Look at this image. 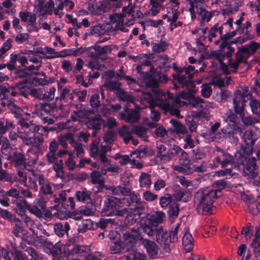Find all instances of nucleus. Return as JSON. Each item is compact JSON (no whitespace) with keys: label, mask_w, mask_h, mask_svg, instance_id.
<instances>
[{"label":"nucleus","mask_w":260,"mask_h":260,"mask_svg":"<svg viewBox=\"0 0 260 260\" xmlns=\"http://www.w3.org/2000/svg\"><path fill=\"white\" fill-rule=\"evenodd\" d=\"M219 189L209 187L199 189L194 197V205L199 214L210 213L214 201L219 197Z\"/></svg>","instance_id":"7ed1b4c3"},{"label":"nucleus","mask_w":260,"mask_h":260,"mask_svg":"<svg viewBox=\"0 0 260 260\" xmlns=\"http://www.w3.org/2000/svg\"><path fill=\"white\" fill-rule=\"evenodd\" d=\"M251 224L248 223L246 227H244L242 229L241 234L244 235L246 239H249L251 238L252 235V232L250 230Z\"/></svg>","instance_id":"13d9d810"},{"label":"nucleus","mask_w":260,"mask_h":260,"mask_svg":"<svg viewBox=\"0 0 260 260\" xmlns=\"http://www.w3.org/2000/svg\"><path fill=\"white\" fill-rule=\"evenodd\" d=\"M171 123L174 126V131L178 134H184L187 133L185 127L180 122L175 120H171Z\"/></svg>","instance_id":"72a5a7b5"},{"label":"nucleus","mask_w":260,"mask_h":260,"mask_svg":"<svg viewBox=\"0 0 260 260\" xmlns=\"http://www.w3.org/2000/svg\"><path fill=\"white\" fill-rule=\"evenodd\" d=\"M245 146L242 145L238 151L242 155H251L253 152V145L255 143V139L253 138V134L251 131L246 132L244 136Z\"/></svg>","instance_id":"f8f14e48"},{"label":"nucleus","mask_w":260,"mask_h":260,"mask_svg":"<svg viewBox=\"0 0 260 260\" xmlns=\"http://www.w3.org/2000/svg\"><path fill=\"white\" fill-rule=\"evenodd\" d=\"M115 140V134L111 130H109L104 137V141L106 143L110 144Z\"/></svg>","instance_id":"bf43d9fd"},{"label":"nucleus","mask_w":260,"mask_h":260,"mask_svg":"<svg viewBox=\"0 0 260 260\" xmlns=\"http://www.w3.org/2000/svg\"><path fill=\"white\" fill-rule=\"evenodd\" d=\"M147 129L142 126H134L133 133L136 134L138 137L145 139Z\"/></svg>","instance_id":"09e8293b"},{"label":"nucleus","mask_w":260,"mask_h":260,"mask_svg":"<svg viewBox=\"0 0 260 260\" xmlns=\"http://www.w3.org/2000/svg\"><path fill=\"white\" fill-rule=\"evenodd\" d=\"M245 97L241 94H237L233 100L234 108L235 112L242 116L243 111Z\"/></svg>","instance_id":"a211bd4d"},{"label":"nucleus","mask_w":260,"mask_h":260,"mask_svg":"<svg viewBox=\"0 0 260 260\" xmlns=\"http://www.w3.org/2000/svg\"><path fill=\"white\" fill-rule=\"evenodd\" d=\"M3 142V145L2 146V152L3 154L8 155L11 150V148L10 145L8 143V140L3 137H0V144Z\"/></svg>","instance_id":"ea45409f"},{"label":"nucleus","mask_w":260,"mask_h":260,"mask_svg":"<svg viewBox=\"0 0 260 260\" xmlns=\"http://www.w3.org/2000/svg\"><path fill=\"white\" fill-rule=\"evenodd\" d=\"M38 53L45 55L47 58L49 59L62 57L66 56V54L63 52H56L54 49L48 47H45L41 51H38Z\"/></svg>","instance_id":"f3484780"},{"label":"nucleus","mask_w":260,"mask_h":260,"mask_svg":"<svg viewBox=\"0 0 260 260\" xmlns=\"http://www.w3.org/2000/svg\"><path fill=\"white\" fill-rule=\"evenodd\" d=\"M127 260H147V257L143 252L133 251L127 256Z\"/></svg>","instance_id":"cd10ccee"},{"label":"nucleus","mask_w":260,"mask_h":260,"mask_svg":"<svg viewBox=\"0 0 260 260\" xmlns=\"http://www.w3.org/2000/svg\"><path fill=\"white\" fill-rule=\"evenodd\" d=\"M30 94L38 99L44 100V87L31 89Z\"/></svg>","instance_id":"4c0bfd02"},{"label":"nucleus","mask_w":260,"mask_h":260,"mask_svg":"<svg viewBox=\"0 0 260 260\" xmlns=\"http://www.w3.org/2000/svg\"><path fill=\"white\" fill-rule=\"evenodd\" d=\"M235 156L238 160V162L241 163L244 167L243 175H248L252 174L256 169V159L251 155H242L238 151Z\"/></svg>","instance_id":"1a4fd4ad"},{"label":"nucleus","mask_w":260,"mask_h":260,"mask_svg":"<svg viewBox=\"0 0 260 260\" xmlns=\"http://www.w3.org/2000/svg\"><path fill=\"white\" fill-rule=\"evenodd\" d=\"M13 161L17 166L23 164L24 161L23 155L21 153L15 154L13 157Z\"/></svg>","instance_id":"338daca9"},{"label":"nucleus","mask_w":260,"mask_h":260,"mask_svg":"<svg viewBox=\"0 0 260 260\" xmlns=\"http://www.w3.org/2000/svg\"><path fill=\"white\" fill-rule=\"evenodd\" d=\"M199 15L203 21L208 22L211 18V14L205 9L201 8L199 11Z\"/></svg>","instance_id":"603ef678"},{"label":"nucleus","mask_w":260,"mask_h":260,"mask_svg":"<svg viewBox=\"0 0 260 260\" xmlns=\"http://www.w3.org/2000/svg\"><path fill=\"white\" fill-rule=\"evenodd\" d=\"M139 180L141 187H148L151 183L150 176L144 173L141 174Z\"/></svg>","instance_id":"c756f323"},{"label":"nucleus","mask_w":260,"mask_h":260,"mask_svg":"<svg viewBox=\"0 0 260 260\" xmlns=\"http://www.w3.org/2000/svg\"><path fill=\"white\" fill-rule=\"evenodd\" d=\"M92 228V222L91 220L87 219L83 220L81 223L79 225L78 231L80 233H84L87 230Z\"/></svg>","instance_id":"2f4dec72"},{"label":"nucleus","mask_w":260,"mask_h":260,"mask_svg":"<svg viewBox=\"0 0 260 260\" xmlns=\"http://www.w3.org/2000/svg\"><path fill=\"white\" fill-rule=\"evenodd\" d=\"M243 4V0H236V2L232 6H230L229 7H226V8L222 9L221 13L223 15H229L234 12L237 11L239 8L242 6Z\"/></svg>","instance_id":"412c9836"},{"label":"nucleus","mask_w":260,"mask_h":260,"mask_svg":"<svg viewBox=\"0 0 260 260\" xmlns=\"http://www.w3.org/2000/svg\"><path fill=\"white\" fill-rule=\"evenodd\" d=\"M124 17H125V15H123V14L121 13L111 15L110 16L112 24L110 28H107L109 33L114 34V32L118 30H120L123 32L128 31V29L124 27V25L127 26L132 25L135 20L134 18H131L124 24L123 19Z\"/></svg>","instance_id":"6e6552de"},{"label":"nucleus","mask_w":260,"mask_h":260,"mask_svg":"<svg viewBox=\"0 0 260 260\" xmlns=\"http://www.w3.org/2000/svg\"><path fill=\"white\" fill-rule=\"evenodd\" d=\"M179 211V209L178 204H173L170 206L168 213L170 217H176L178 216Z\"/></svg>","instance_id":"3c124183"},{"label":"nucleus","mask_w":260,"mask_h":260,"mask_svg":"<svg viewBox=\"0 0 260 260\" xmlns=\"http://www.w3.org/2000/svg\"><path fill=\"white\" fill-rule=\"evenodd\" d=\"M250 106L253 113L258 114L260 112V101L251 100L250 103Z\"/></svg>","instance_id":"864d4df0"},{"label":"nucleus","mask_w":260,"mask_h":260,"mask_svg":"<svg viewBox=\"0 0 260 260\" xmlns=\"http://www.w3.org/2000/svg\"><path fill=\"white\" fill-rule=\"evenodd\" d=\"M112 193L115 195H126L129 193V189L123 186L113 187L111 189Z\"/></svg>","instance_id":"c03bdc74"},{"label":"nucleus","mask_w":260,"mask_h":260,"mask_svg":"<svg viewBox=\"0 0 260 260\" xmlns=\"http://www.w3.org/2000/svg\"><path fill=\"white\" fill-rule=\"evenodd\" d=\"M171 202V197L170 194H167L165 197H162L160 199L159 204L161 207H166L170 204Z\"/></svg>","instance_id":"0e129e2a"},{"label":"nucleus","mask_w":260,"mask_h":260,"mask_svg":"<svg viewBox=\"0 0 260 260\" xmlns=\"http://www.w3.org/2000/svg\"><path fill=\"white\" fill-rule=\"evenodd\" d=\"M260 244V228H256V232L255 234L254 239L252 243L253 247H256L257 245Z\"/></svg>","instance_id":"774afa93"},{"label":"nucleus","mask_w":260,"mask_h":260,"mask_svg":"<svg viewBox=\"0 0 260 260\" xmlns=\"http://www.w3.org/2000/svg\"><path fill=\"white\" fill-rule=\"evenodd\" d=\"M44 209V207L41 205V209L36 206H30L28 208V210L30 212L34 214L37 217H41L42 215V210Z\"/></svg>","instance_id":"4d7b16f0"},{"label":"nucleus","mask_w":260,"mask_h":260,"mask_svg":"<svg viewBox=\"0 0 260 260\" xmlns=\"http://www.w3.org/2000/svg\"><path fill=\"white\" fill-rule=\"evenodd\" d=\"M222 26H218L217 24H215L211 28L209 31L208 35L207 38L209 42H212L213 38L217 36V34L218 32L220 35L222 33Z\"/></svg>","instance_id":"a878e982"},{"label":"nucleus","mask_w":260,"mask_h":260,"mask_svg":"<svg viewBox=\"0 0 260 260\" xmlns=\"http://www.w3.org/2000/svg\"><path fill=\"white\" fill-rule=\"evenodd\" d=\"M66 165L70 170H74L78 165H76L75 161L73 159V155L72 153H70V156L66 161Z\"/></svg>","instance_id":"6e6d98bb"},{"label":"nucleus","mask_w":260,"mask_h":260,"mask_svg":"<svg viewBox=\"0 0 260 260\" xmlns=\"http://www.w3.org/2000/svg\"><path fill=\"white\" fill-rule=\"evenodd\" d=\"M165 218L164 213L159 211L153 212L148 215L144 223L143 231L149 237L154 235V230L159 227L158 224L161 223Z\"/></svg>","instance_id":"423d86ee"},{"label":"nucleus","mask_w":260,"mask_h":260,"mask_svg":"<svg viewBox=\"0 0 260 260\" xmlns=\"http://www.w3.org/2000/svg\"><path fill=\"white\" fill-rule=\"evenodd\" d=\"M39 184L41 185V191L44 194H50L52 193L51 187L50 183L45 181L44 177L42 175H39L37 177Z\"/></svg>","instance_id":"b1692460"},{"label":"nucleus","mask_w":260,"mask_h":260,"mask_svg":"<svg viewBox=\"0 0 260 260\" xmlns=\"http://www.w3.org/2000/svg\"><path fill=\"white\" fill-rule=\"evenodd\" d=\"M178 12L176 11V10H175L174 13H172L173 16L172 19H171L170 17L168 18V20L172 21V22L170 23V27L171 30H173L175 28L180 26L182 25V22L181 21L176 22V20L178 18Z\"/></svg>","instance_id":"f704fd0d"},{"label":"nucleus","mask_w":260,"mask_h":260,"mask_svg":"<svg viewBox=\"0 0 260 260\" xmlns=\"http://www.w3.org/2000/svg\"><path fill=\"white\" fill-rule=\"evenodd\" d=\"M29 38V35L27 33H20L17 35L15 38V41L18 43H22L23 42L27 40Z\"/></svg>","instance_id":"e2e57ef3"},{"label":"nucleus","mask_w":260,"mask_h":260,"mask_svg":"<svg viewBox=\"0 0 260 260\" xmlns=\"http://www.w3.org/2000/svg\"><path fill=\"white\" fill-rule=\"evenodd\" d=\"M143 197L148 202H152L157 199V196L149 191L144 192Z\"/></svg>","instance_id":"680f3d73"},{"label":"nucleus","mask_w":260,"mask_h":260,"mask_svg":"<svg viewBox=\"0 0 260 260\" xmlns=\"http://www.w3.org/2000/svg\"><path fill=\"white\" fill-rule=\"evenodd\" d=\"M168 46V44L165 42H159L154 43L152 45V50L154 52L160 53L164 51Z\"/></svg>","instance_id":"a19ab883"},{"label":"nucleus","mask_w":260,"mask_h":260,"mask_svg":"<svg viewBox=\"0 0 260 260\" xmlns=\"http://www.w3.org/2000/svg\"><path fill=\"white\" fill-rule=\"evenodd\" d=\"M18 123L25 132L20 133L19 135L23 143L27 145H32L36 147V149L31 148L27 151V156L28 159H29V162L34 165L38 160L39 146L43 143L44 139L42 135L34 137L31 136V134L37 132L39 129V127L32 122L27 123L23 119L19 120Z\"/></svg>","instance_id":"f03ea898"},{"label":"nucleus","mask_w":260,"mask_h":260,"mask_svg":"<svg viewBox=\"0 0 260 260\" xmlns=\"http://www.w3.org/2000/svg\"><path fill=\"white\" fill-rule=\"evenodd\" d=\"M55 91L56 89L54 87H51L49 89H46L44 87V100H47L48 101H52L54 98Z\"/></svg>","instance_id":"c9c22d12"},{"label":"nucleus","mask_w":260,"mask_h":260,"mask_svg":"<svg viewBox=\"0 0 260 260\" xmlns=\"http://www.w3.org/2000/svg\"><path fill=\"white\" fill-rule=\"evenodd\" d=\"M133 132V127L123 126L118 131V133L122 137L131 136Z\"/></svg>","instance_id":"8fccbe9b"},{"label":"nucleus","mask_w":260,"mask_h":260,"mask_svg":"<svg viewBox=\"0 0 260 260\" xmlns=\"http://www.w3.org/2000/svg\"><path fill=\"white\" fill-rule=\"evenodd\" d=\"M58 141L62 147L66 148L68 143L71 145L74 144V135L72 133L61 135L58 136Z\"/></svg>","instance_id":"5701e85b"},{"label":"nucleus","mask_w":260,"mask_h":260,"mask_svg":"<svg viewBox=\"0 0 260 260\" xmlns=\"http://www.w3.org/2000/svg\"><path fill=\"white\" fill-rule=\"evenodd\" d=\"M182 245L186 252H189L193 249V238L187 231L185 232L182 237Z\"/></svg>","instance_id":"6ab92c4d"},{"label":"nucleus","mask_w":260,"mask_h":260,"mask_svg":"<svg viewBox=\"0 0 260 260\" xmlns=\"http://www.w3.org/2000/svg\"><path fill=\"white\" fill-rule=\"evenodd\" d=\"M80 247L78 245H68L64 246V253L66 255L76 254L79 253Z\"/></svg>","instance_id":"bb28decb"},{"label":"nucleus","mask_w":260,"mask_h":260,"mask_svg":"<svg viewBox=\"0 0 260 260\" xmlns=\"http://www.w3.org/2000/svg\"><path fill=\"white\" fill-rule=\"evenodd\" d=\"M90 105L92 107L96 108L100 105L99 95L98 93L93 94L90 99Z\"/></svg>","instance_id":"69168bd1"},{"label":"nucleus","mask_w":260,"mask_h":260,"mask_svg":"<svg viewBox=\"0 0 260 260\" xmlns=\"http://www.w3.org/2000/svg\"><path fill=\"white\" fill-rule=\"evenodd\" d=\"M156 96L160 97L161 100L166 99L167 96L170 98V101L168 102H161L159 104V105L162 108L169 109L171 114L176 116H178L180 113L179 107L186 105L187 102L194 107H203V100L198 96H194L190 91L181 92L176 95L174 100L173 99L172 94L170 92H159L156 94Z\"/></svg>","instance_id":"f257e3e1"},{"label":"nucleus","mask_w":260,"mask_h":260,"mask_svg":"<svg viewBox=\"0 0 260 260\" xmlns=\"http://www.w3.org/2000/svg\"><path fill=\"white\" fill-rule=\"evenodd\" d=\"M75 196L77 200L80 202L85 201L89 198V193L86 190L77 191Z\"/></svg>","instance_id":"58836bf2"},{"label":"nucleus","mask_w":260,"mask_h":260,"mask_svg":"<svg viewBox=\"0 0 260 260\" xmlns=\"http://www.w3.org/2000/svg\"><path fill=\"white\" fill-rule=\"evenodd\" d=\"M155 233L156 241L159 243L161 246L167 249V251H169L168 245L170 243L169 239V233L166 230L160 225V226L156 228L154 230V234Z\"/></svg>","instance_id":"9b49d317"},{"label":"nucleus","mask_w":260,"mask_h":260,"mask_svg":"<svg viewBox=\"0 0 260 260\" xmlns=\"http://www.w3.org/2000/svg\"><path fill=\"white\" fill-rule=\"evenodd\" d=\"M102 214L105 216H112V215H118V216H127L132 217L133 219H137L140 217V214L139 210L137 208L129 209L127 210L124 209V210H119L115 207V210H114L112 208V205L111 203V207H108L104 208L102 211Z\"/></svg>","instance_id":"9d476101"},{"label":"nucleus","mask_w":260,"mask_h":260,"mask_svg":"<svg viewBox=\"0 0 260 260\" xmlns=\"http://www.w3.org/2000/svg\"><path fill=\"white\" fill-rule=\"evenodd\" d=\"M216 161L220 164L222 167L233 162V157L229 153L221 149H217Z\"/></svg>","instance_id":"ddd939ff"},{"label":"nucleus","mask_w":260,"mask_h":260,"mask_svg":"<svg viewBox=\"0 0 260 260\" xmlns=\"http://www.w3.org/2000/svg\"><path fill=\"white\" fill-rule=\"evenodd\" d=\"M110 249L111 252L113 254L120 253L125 250L123 247V243L121 241H116L112 243Z\"/></svg>","instance_id":"473e14b6"},{"label":"nucleus","mask_w":260,"mask_h":260,"mask_svg":"<svg viewBox=\"0 0 260 260\" xmlns=\"http://www.w3.org/2000/svg\"><path fill=\"white\" fill-rule=\"evenodd\" d=\"M159 92L165 93L162 91L155 89L152 91V93L149 92L144 93L142 98L149 104V108L151 109L150 118L155 121H158L159 119L160 114L158 112L153 110L152 109L153 108L156 106H158L163 110L170 112L169 109L162 108L159 105L160 103L168 102V101H170V98H169L167 96L166 99H164L161 100L160 97H157V96H156V94Z\"/></svg>","instance_id":"39448f33"},{"label":"nucleus","mask_w":260,"mask_h":260,"mask_svg":"<svg viewBox=\"0 0 260 260\" xmlns=\"http://www.w3.org/2000/svg\"><path fill=\"white\" fill-rule=\"evenodd\" d=\"M24 53L28 55L29 60L34 63H41V59L35 55V52L32 50H25Z\"/></svg>","instance_id":"79ce46f5"},{"label":"nucleus","mask_w":260,"mask_h":260,"mask_svg":"<svg viewBox=\"0 0 260 260\" xmlns=\"http://www.w3.org/2000/svg\"><path fill=\"white\" fill-rule=\"evenodd\" d=\"M142 24H144V26L145 25L146 26H153L154 27H158L159 26L162 25L163 21L161 19L159 20H152V19H147L144 23L141 22Z\"/></svg>","instance_id":"de8ad7c7"},{"label":"nucleus","mask_w":260,"mask_h":260,"mask_svg":"<svg viewBox=\"0 0 260 260\" xmlns=\"http://www.w3.org/2000/svg\"><path fill=\"white\" fill-rule=\"evenodd\" d=\"M7 106L10 110L15 115V117L19 118L23 113L22 109L17 106L13 102L10 101L7 104Z\"/></svg>","instance_id":"7c9ffc66"},{"label":"nucleus","mask_w":260,"mask_h":260,"mask_svg":"<svg viewBox=\"0 0 260 260\" xmlns=\"http://www.w3.org/2000/svg\"><path fill=\"white\" fill-rule=\"evenodd\" d=\"M191 78H192V76H191V75H189L188 78H187L184 75H177L175 77V80L181 84L182 85L188 86L189 84L191 83V81L190 80V79Z\"/></svg>","instance_id":"37998d69"},{"label":"nucleus","mask_w":260,"mask_h":260,"mask_svg":"<svg viewBox=\"0 0 260 260\" xmlns=\"http://www.w3.org/2000/svg\"><path fill=\"white\" fill-rule=\"evenodd\" d=\"M100 140L95 139L93 140L90 148V156L94 158L99 157L101 164V172L102 174H105L107 172V169L111 165V163L107 158L106 153L110 149V148L107 145L102 144L99 146Z\"/></svg>","instance_id":"20e7f679"},{"label":"nucleus","mask_w":260,"mask_h":260,"mask_svg":"<svg viewBox=\"0 0 260 260\" xmlns=\"http://www.w3.org/2000/svg\"><path fill=\"white\" fill-rule=\"evenodd\" d=\"M91 175L92 181L94 184H102L103 183L104 179L99 172H93Z\"/></svg>","instance_id":"49530a36"},{"label":"nucleus","mask_w":260,"mask_h":260,"mask_svg":"<svg viewBox=\"0 0 260 260\" xmlns=\"http://www.w3.org/2000/svg\"><path fill=\"white\" fill-rule=\"evenodd\" d=\"M179 224H177L175 228L173 229L171 233H169V239H170V242H176L178 240V230L179 228Z\"/></svg>","instance_id":"052dcab7"},{"label":"nucleus","mask_w":260,"mask_h":260,"mask_svg":"<svg viewBox=\"0 0 260 260\" xmlns=\"http://www.w3.org/2000/svg\"><path fill=\"white\" fill-rule=\"evenodd\" d=\"M258 48H260V44L252 42L239 49L236 54V60L231 64V66L234 70L237 69L240 62L245 61L247 57L255 52Z\"/></svg>","instance_id":"0eeeda50"},{"label":"nucleus","mask_w":260,"mask_h":260,"mask_svg":"<svg viewBox=\"0 0 260 260\" xmlns=\"http://www.w3.org/2000/svg\"><path fill=\"white\" fill-rule=\"evenodd\" d=\"M78 212L80 214H83L85 216H91L94 214V210L92 208H89L87 206H85L81 208Z\"/></svg>","instance_id":"5fc2aeb1"},{"label":"nucleus","mask_w":260,"mask_h":260,"mask_svg":"<svg viewBox=\"0 0 260 260\" xmlns=\"http://www.w3.org/2000/svg\"><path fill=\"white\" fill-rule=\"evenodd\" d=\"M143 244L150 257L152 258L157 257L159 249L155 243L147 239H144Z\"/></svg>","instance_id":"2eb2a0df"},{"label":"nucleus","mask_w":260,"mask_h":260,"mask_svg":"<svg viewBox=\"0 0 260 260\" xmlns=\"http://www.w3.org/2000/svg\"><path fill=\"white\" fill-rule=\"evenodd\" d=\"M212 55L216 59H217L220 64V67L224 73L228 74L229 73L228 71V66L222 61V59H224L225 58V52H224V56L222 55L221 51H214L212 53Z\"/></svg>","instance_id":"aec40b11"},{"label":"nucleus","mask_w":260,"mask_h":260,"mask_svg":"<svg viewBox=\"0 0 260 260\" xmlns=\"http://www.w3.org/2000/svg\"><path fill=\"white\" fill-rule=\"evenodd\" d=\"M161 4L158 0H150L151 8L148 13L153 16L156 15L159 12Z\"/></svg>","instance_id":"393cba45"},{"label":"nucleus","mask_w":260,"mask_h":260,"mask_svg":"<svg viewBox=\"0 0 260 260\" xmlns=\"http://www.w3.org/2000/svg\"><path fill=\"white\" fill-rule=\"evenodd\" d=\"M140 116L138 110H133L127 113L125 121L129 123L136 122L139 119Z\"/></svg>","instance_id":"e433bc0d"},{"label":"nucleus","mask_w":260,"mask_h":260,"mask_svg":"<svg viewBox=\"0 0 260 260\" xmlns=\"http://www.w3.org/2000/svg\"><path fill=\"white\" fill-rule=\"evenodd\" d=\"M70 228V225L67 222H66L64 225L62 223H57L54 225V232L55 234L59 237H61L64 235L65 233H67Z\"/></svg>","instance_id":"4be33fe9"},{"label":"nucleus","mask_w":260,"mask_h":260,"mask_svg":"<svg viewBox=\"0 0 260 260\" xmlns=\"http://www.w3.org/2000/svg\"><path fill=\"white\" fill-rule=\"evenodd\" d=\"M189 162L187 154L185 152H182V156L179 160V165L173 166V169L175 171L184 173L190 169Z\"/></svg>","instance_id":"4468645a"},{"label":"nucleus","mask_w":260,"mask_h":260,"mask_svg":"<svg viewBox=\"0 0 260 260\" xmlns=\"http://www.w3.org/2000/svg\"><path fill=\"white\" fill-rule=\"evenodd\" d=\"M137 232H135L134 234L130 233H125L123 235V241L121 242L123 243V247L125 250L128 251L132 248L137 238Z\"/></svg>","instance_id":"dca6fc26"},{"label":"nucleus","mask_w":260,"mask_h":260,"mask_svg":"<svg viewBox=\"0 0 260 260\" xmlns=\"http://www.w3.org/2000/svg\"><path fill=\"white\" fill-rule=\"evenodd\" d=\"M54 7V4L53 1L49 0L45 5V11H44L41 14V19H43L45 16V14L48 13L49 14L51 15L53 12V9Z\"/></svg>","instance_id":"a18cd8bd"},{"label":"nucleus","mask_w":260,"mask_h":260,"mask_svg":"<svg viewBox=\"0 0 260 260\" xmlns=\"http://www.w3.org/2000/svg\"><path fill=\"white\" fill-rule=\"evenodd\" d=\"M231 78L229 77L222 79L221 77H215L213 79V83L218 87H224L230 84Z\"/></svg>","instance_id":"c85d7f7f"}]
</instances>
